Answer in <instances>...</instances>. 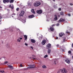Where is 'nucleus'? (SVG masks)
Listing matches in <instances>:
<instances>
[{
	"instance_id": "nucleus-12",
	"label": "nucleus",
	"mask_w": 73,
	"mask_h": 73,
	"mask_svg": "<svg viewBox=\"0 0 73 73\" xmlns=\"http://www.w3.org/2000/svg\"><path fill=\"white\" fill-rule=\"evenodd\" d=\"M8 68H10V69L12 70H13L14 69V68H13V66H12L8 65Z\"/></svg>"
},
{
	"instance_id": "nucleus-13",
	"label": "nucleus",
	"mask_w": 73,
	"mask_h": 73,
	"mask_svg": "<svg viewBox=\"0 0 73 73\" xmlns=\"http://www.w3.org/2000/svg\"><path fill=\"white\" fill-rule=\"evenodd\" d=\"M31 42L32 43H35L36 42V40L33 39H31Z\"/></svg>"
},
{
	"instance_id": "nucleus-33",
	"label": "nucleus",
	"mask_w": 73,
	"mask_h": 73,
	"mask_svg": "<svg viewBox=\"0 0 73 73\" xmlns=\"http://www.w3.org/2000/svg\"><path fill=\"white\" fill-rule=\"evenodd\" d=\"M10 11V10H9V9H7V12H9Z\"/></svg>"
},
{
	"instance_id": "nucleus-36",
	"label": "nucleus",
	"mask_w": 73,
	"mask_h": 73,
	"mask_svg": "<svg viewBox=\"0 0 73 73\" xmlns=\"http://www.w3.org/2000/svg\"><path fill=\"white\" fill-rule=\"evenodd\" d=\"M68 16H71V15L69 13L68 14Z\"/></svg>"
},
{
	"instance_id": "nucleus-2",
	"label": "nucleus",
	"mask_w": 73,
	"mask_h": 73,
	"mask_svg": "<svg viewBox=\"0 0 73 73\" xmlns=\"http://www.w3.org/2000/svg\"><path fill=\"white\" fill-rule=\"evenodd\" d=\"M29 67H28V69H31V68H35V64L34 65H29Z\"/></svg>"
},
{
	"instance_id": "nucleus-26",
	"label": "nucleus",
	"mask_w": 73,
	"mask_h": 73,
	"mask_svg": "<svg viewBox=\"0 0 73 73\" xmlns=\"http://www.w3.org/2000/svg\"><path fill=\"white\" fill-rule=\"evenodd\" d=\"M0 72H1V73H3L4 72V71L3 70H0Z\"/></svg>"
},
{
	"instance_id": "nucleus-54",
	"label": "nucleus",
	"mask_w": 73,
	"mask_h": 73,
	"mask_svg": "<svg viewBox=\"0 0 73 73\" xmlns=\"http://www.w3.org/2000/svg\"><path fill=\"white\" fill-rule=\"evenodd\" d=\"M2 8V7H1V6H0V8Z\"/></svg>"
},
{
	"instance_id": "nucleus-30",
	"label": "nucleus",
	"mask_w": 73,
	"mask_h": 73,
	"mask_svg": "<svg viewBox=\"0 0 73 73\" xmlns=\"http://www.w3.org/2000/svg\"><path fill=\"white\" fill-rule=\"evenodd\" d=\"M17 41H18L19 42H20V41H21L19 39H18L17 40Z\"/></svg>"
},
{
	"instance_id": "nucleus-16",
	"label": "nucleus",
	"mask_w": 73,
	"mask_h": 73,
	"mask_svg": "<svg viewBox=\"0 0 73 73\" xmlns=\"http://www.w3.org/2000/svg\"><path fill=\"white\" fill-rule=\"evenodd\" d=\"M50 31H52V32H53V31H54V29L53 28V27H50Z\"/></svg>"
},
{
	"instance_id": "nucleus-4",
	"label": "nucleus",
	"mask_w": 73,
	"mask_h": 73,
	"mask_svg": "<svg viewBox=\"0 0 73 73\" xmlns=\"http://www.w3.org/2000/svg\"><path fill=\"white\" fill-rule=\"evenodd\" d=\"M24 15V11H22L21 14H20V16H23Z\"/></svg>"
},
{
	"instance_id": "nucleus-40",
	"label": "nucleus",
	"mask_w": 73,
	"mask_h": 73,
	"mask_svg": "<svg viewBox=\"0 0 73 73\" xmlns=\"http://www.w3.org/2000/svg\"><path fill=\"white\" fill-rule=\"evenodd\" d=\"M28 5H29V6L31 5V3H29L28 4Z\"/></svg>"
},
{
	"instance_id": "nucleus-14",
	"label": "nucleus",
	"mask_w": 73,
	"mask_h": 73,
	"mask_svg": "<svg viewBox=\"0 0 73 73\" xmlns=\"http://www.w3.org/2000/svg\"><path fill=\"white\" fill-rule=\"evenodd\" d=\"M64 35V33H59V36L60 37H62Z\"/></svg>"
},
{
	"instance_id": "nucleus-17",
	"label": "nucleus",
	"mask_w": 73,
	"mask_h": 73,
	"mask_svg": "<svg viewBox=\"0 0 73 73\" xmlns=\"http://www.w3.org/2000/svg\"><path fill=\"white\" fill-rule=\"evenodd\" d=\"M24 37L25 38V40H27V36L26 35H24Z\"/></svg>"
},
{
	"instance_id": "nucleus-44",
	"label": "nucleus",
	"mask_w": 73,
	"mask_h": 73,
	"mask_svg": "<svg viewBox=\"0 0 73 73\" xmlns=\"http://www.w3.org/2000/svg\"><path fill=\"white\" fill-rule=\"evenodd\" d=\"M61 8H59V11H61Z\"/></svg>"
},
{
	"instance_id": "nucleus-28",
	"label": "nucleus",
	"mask_w": 73,
	"mask_h": 73,
	"mask_svg": "<svg viewBox=\"0 0 73 73\" xmlns=\"http://www.w3.org/2000/svg\"><path fill=\"white\" fill-rule=\"evenodd\" d=\"M68 53H69L70 54H71V51L70 50H69L68 51Z\"/></svg>"
},
{
	"instance_id": "nucleus-55",
	"label": "nucleus",
	"mask_w": 73,
	"mask_h": 73,
	"mask_svg": "<svg viewBox=\"0 0 73 73\" xmlns=\"http://www.w3.org/2000/svg\"><path fill=\"white\" fill-rule=\"evenodd\" d=\"M53 1H55V0H53Z\"/></svg>"
},
{
	"instance_id": "nucleus-37",
	"label": "nucleus",
	"mask_w": 73,
	"mask_h": 73,
	"mask_svg": "<svg viewBox=\"0 0 73 73\" xmlns=\"http://www.w3.org/2000/svg\"><path fill=\"white\" fill-rule=\"evenodd\" d=\"M60 25V24L59 23H58L56 24L57 26H59Z\"/></svg>"
},
{
	"instance_id": "nucleus-24",
	"label": "nucleus",
	"mask_w": 73,
	"mask_h": 73,
	"mask_svg": "<svg viewBox=\"0 0 73 73\" xmlns=\"http://www.w3.org/2000/svg\"><path fill=\"white\" fill-rule=\"evenodd\" d=\"M21 21L23 23H25L26 22L24 20H22Z\"/></svg>"
},
{
	"instance_id": "nucleus-23",
	"label": "nucleus",
	"mask_w": 73,
	"mask_h": 73,
	"mask_svg": "<svg viewBox=\"0 0 73 73\" xmlns=\"http://www.w3.org/2000/svg\"><path fill=\"white\" fill-rule=\"evenodd\" d=\"M42 68H46V66H45V65H43L42 66Z\"/></svg>"
},
{
	"instance_id": "nucleus-10",
	"label": "nucleus",
	"mask_w": 73,
	"mask_h": 73,
	"mask_svg": "<svg viewBox=\"0 0 73 73\" xmlns=\"http://www.w3.org/2000/svg\"><path fill=\"white\" fill-rule=\"evenodd\" d=\"M37 13H38L39 14H41V13H42V11L41 10H40L37 11Z\"/></svg>"
},
{
	"instance_id": "nucleus-19",
	"label": "nucleus",
	"mask_w": 73,
	"mask_h": 73,
	"mask_svg": "<svg viewBox=\"0 0 73 73\" xmlns=\"http://www.w3.org/2000/svg\"><path fill=\"white\" fill-rule=\"evenodd\" d=\"M10 3H12L14 2V0H10Z\"/></svg>"
},
{
	"instance_id": "nucleus-20",
	"label": "nucleus",
	"mask_w": 73,
	"mask_h": 73,
	"mask_svg": "<svg viewBox=\"0 0 73 73\" xmlns=\"http://www.w3.org/2000/svg\"><path fill=\"white\" fill-rule=\"evenodd\" d=\"M10 8H11L12 9H13V6H11V5H10L9 6Z\"/></svg>"
},
{
	"instance_id": "nucleus-47",
	"label": "nucleus",
	"mask_w": 73,
	"mask_h": 73,
	"mask_svg": "<svg viewBox=\"0 0 73 73\" xmlns=\"http://www.w3.org/2000/svg\"><path fill=\"white\" fill-rule=\"evenodd\" d=\"M62 52H64V50H62Z\"/></svg>"
},
{
	"instance_id": "nucleus-22",
	"label": "nucleus",
	"mask_w": 73,
	"mask_h": 73,
	"mask_svg": "<svg viewBox=\"0 0 73 73\" xmlns=\"http://www.w3.org/2000/svg\"><path fill=\"white\" fill-rule=\"evenodd\" d=\"M50 49H48V53L50 54Z\"/></svg>"
},
{
	"instance_id": "nucleus-6",
	"label": "nucleus",
	"mask_w": 73,
	"mask_h": 73,
	"mask_svg": "<svg viewBox=\"0 0 73 73\" xmlns=\"http://www.w3.org/2000/svg\"><path fill=\"white\" fill-rule=\"evenodd\" d=\"M65 21V19L61 18L58 21V23H60V22H63V21Z\"/></svg>"
},
{
	"instance_id": "nucleus-21",
	"label": "nucleus",
	"mask_w": 73,
	"mask_h": 73,
	"mask_svg": "<svg viewBox=\"0 0 73 73\" xmlns=\"http://www.w3.org/2000/svg\"><path fill=\"white\" fill-rule=\"evenodd\" d=\"M64 13L63 12H61L60 13V15L62 16V15H64Z\"/></svg>"
},
{
	"instance_id": "nucleus-39",
	"label": "nucleus",
	"mask_w": 73,
	"mask_h": 73,
	"mask_svg": "<svg viewBox=\"0 0 73 73\" xmlns=\"http://www.w3.org/2000/svg\"><path fill=\"white\" fill-rule=\"evenodd\" d=\"M30 48H32V49H33V47H32V46H30Z\"/></svg>"
},
{
	"instance_id": "nucleus-41",
	"label": "nucleus",
	"mask_w": 73,
	"mask_h": 73,
	"mask_svg": "<svg viewBox=\"0 0 73 73\" xmlns=\"http://www.w3.org/2000/svg\"><path fill=\"white\" fill-rule=\"evenodd\" d=\"M25 45L26 46H28V44H27V43H25Z\"/></svg>"
},
{
	"instance_id": "nucleus-56",
	"label": "nucleus",
	"mask_w": 73,
	"mask_h": 73,
	"mask_svg": "<svg viewBox=\"0 0 73 73\" xmlns=\"http://www.w3.org/2000/svg\"><path fill=\"white\" fill-rule=\"evenodd\" d=\"M12 17H13V16H12Z\"/></svg>"
},
{
	"instance_id": "nucleus-15",
	"label": "nucleus",
	"mask_w": 73,
	"mask_h": 73,
	"mask_svg": "<svg viewBox=\"0 0 73 73\" xmlns=\"http://www.w3.org/2000/svg\"><path fill=\"white\" fill-rule=\"evenodd\" d=\"M55 18H54V20H57L58 18H57V15H55Z\"/></svg>"
},
{
	"instance_id": "nucleus-43",
	"label": "nucleus",
	"mask_w": 73,
	"mask_h": 73,
	"mask_svg": "<svg viewBox=\"0 0 73 73\" xmlns=\"http://www.w3.org/2000/svg\"><path fill=\"white\" fill-rule=\"evenodd\" d=\"M32 58L33 59V60H36V58Z\"/></svg>"
},
{
	"instance_id": "nucleus-38",
	"label": "nucleus",
	"mask_w": 73,
	"mask_h": 73,
	"mask_svg": "<svg viewBox=\"0 0 73 73\" xmlns=\"http://www.w3.org/2000/svg\"><path fill=\"white\" fill-rule=\"evenodd\" d=\"M61 72H64V70L63 69H62L61 71Z\"/></svg>"
},
{
	"instance_id": "nucleus-8",
	"label": "nucleus",
	"mask_w": 73,
	"mask_h": 73,
	"mask_svg": "<svg viewBox=\"0 0 73 73\" xmlns=\"http://www.w3.org/2000/svg\"><path fill=\"white\" fill-rule=\"evenodd\" d=\"M9 1H10V0H3V2L5 4L6 3H9Z\"/></svg>"
},
{
	"instance_id": "nucleus-51",
	"label": "nucleus",
	"mask_w": 73,
	"mask_h": 73,
	"mask_svg": "<svg viewBox=\"0 0 73 73\" xmlns=\"http://www.w3.org/2000/svg\"><path fill=\"white\" fill-rule=\"evenodd\" d=\"M10 31H11V32H13V30L12 29H11V30Z\"/></svg>"
},
{
	"instance_id": "nucleus-48",
	"label": "nucleus",
	"mask_w": 73,
	"mask_h": 73,
	"mask_svg": "<svg viewBox=\"0 0 73 73\" xmlns=\"http://www.w3.org/2000/svg\"><path fill=\"white\" fill-rule=\"evenodd\" d=\"M32 57H35V56L34 55H32Z\"/></svg>"
},
{
	"instance_id": "nucleus-32",
	"label": "nucleus",
	"mask_w": 73,
	"mask_h": 73,
	"mask_svg": "<svg viewBox=\"0 0 73 73\" xmlns=\"http://www.w3.org/2000/svg\"><path fill=\"white\" fill-rule=\"evenodd\" d=\"M19 8H17L16 9V11H19Z\"/></svg>"
},
{
	"instance_id": "nucleus-49",
	"label": "nucleus",
	"mask_w": 73,
	"mask_h": 73,
	"mask_svg": "<svg viewBox=\"0 0 73 73\" xmlns=\"http://www.w3.org/2000/svg\"><path fill=\"white\" fill-rule=\"evenodd\" d=\"M22 39H23V38H20V40H22Z\"/></svg>"
},
{
	"instance_id": "nucleus-35",
	"label": "nucleus",
	"mask_w": 73,
	"mask_h": 73,
	"mask_svg": "<svg viewBox=\"0 0 73 73\" xmlns=\"http://www.w3.org/2000/svg\"><path fill=\"white\" fill-rule=\"evenodd\" d=\"M20 66H21V67H23V65L22 64H20Z\"/></svg>"
},
{
	"instance_id": "nucleus-1",
	"label": "nucleus",
	"mask_w": 73,
	"mask_h": 73,
	"mask_svg": "<svg viewBox=\"0 0 73 73\" xmlns=\"http://www.w3.org/2000/svg\"><path fill=\"white\" fill-rule=\"evenodd\" d=\"M34 5L35 7H38V6H39V5H41V3L40 2H37L34 3Z\"/></svg>"
},
{
	"instance_id": "nucleus-5",
	"label": "nucleus",
	"mask_w": 73,
	"mask_h": 73,
	"mask_svg": "<svg viewBox=\"0 0 73 73\" xmlns=\"http://www.w3.org/2000/svg\"><path fill=\"white\" fill-rule=\"evenodd\" d=\"M65 61L68 64H70V61L69 60V59L68 58L65 60Z\"/></svg>"
},
{
	"instance_id": "nucleus-9",
	"label": "nucleus",
	"mask_w": 73,
	"mask_h": 73,
	"mask_svg": "<svg viewBox=\"0 0 73 73\" xmlns=\"http://www.w3.org/2000/svg\"><path fill=\"white\" fill-rule=\"evenodd\" d=\"M63 69L64 70V72H62V73H67L68 72V70H66V68H63Z\"/></svg>"
},
{
	"instance_id": "nucleus-50",
	"label": "nucleus",
	"mask_w": 73,
	"mask_h": 73,
	"mask_svg": "<svg viewBox=\"0 0 73 73\" xmlns=\"http://www.w3.org/2000/svg\"><path fill=\"white\" fill-rule=\"evenodd\" d=\"M65 39H64V40H63V41H64V42H65Z\"/></svg>"
},
{
	"instance_id": "nucleus-11",
	"label": "nucleus",
	"mask_w": 73,
	"mask_h": 73,
	"mask_svg": "<svg viewBox=\"0 0 73 73\" xmlns=\"http://www.w3.org/2000/svg\"><path fill=\"white\" fill-rule=\"evenodd\" d=\"M34 15H32L28 16V18H30V19H32V18H33L34 17Z\"/></svg>"
},
{
	"instance_id": "nucleus-34",
	"label": "nucleus",
	"mask_w": 73,
	"mask_h": 73,
	"mask_svg": "<svg viewBox=\"0 0 73 73\" xmlns=\"http://www.w3.org/2000/svg\"><path fill=\"white\" fill-rule=\"evenodd\" d=\"M56 61H54V65H56Z\"/></svg>"
},
{
	"instance_id": "nucleus-46",
	"label": "nucleus",
	"mask_w": 73,
	"mask_h": 73,
	"mask_svg": "<svg viewBox=\"0 0 73 73\" xmlns=\"http://www.w3.org/2000/svg\"><path fill=\"white\" fill-rule=\"evenodd\" d=\"M70 5H73V4H72V3H70Z\"/></svg>"
},
{
	"instance_id": "nucleus-29",
	"label": "nucleus",
	"mask_w": 73,
	"mask_h": 73,
	"mask_svg": "<svg viewBox=\"0 0 73 73\" xmlns=\"http://www.w3.org/2000/svg\"><path fill=\"white\" fill-rule=\"evenodd\" d=\"M66 33H67V34H68V35H69V34H70V32H66Z\"/></svg>"
},
{
	"instance_id": "nucleus-27",
	"label": "nucleus",
	"mask_w": 73,
	"mask_h": 73,
	"mask_svg": "<svg viewBox=\"0 0 73 73\" xmlns=\"http://www.w3.org/2000/svg\"><path fill=\"white\" fill-rule=\"evenodd\" d=\"M54 8H57V6H56L55 5H54Z\"/></svg>"
},
{
	"instance_id": "nucleus-31",
	"label": "nucleus",
	"mask_w": 73,
	"mask_h": 73,
	"mask_svg": "<svg viewBox=\"0 0 73 73\" xmlns=\"http://www.w3.org/2000/svg\"><path fill=\"white\" fill-rule=\"evenodd\" d=\"M56 46L57 48H58L59 46H60V45H59V44H57L56 45Z\"/></svg>"
},
{
	"instance_id": "nucleus-3",
	"label": "nucleus",
	"mask_w": 73,
	"mask_h": 73,
	"mask_svg": "<svg viewBox=\"0 0 73 73\" xmlns=\"http://www.w3.org/2000/svg\"><path fill=\"white\" fill-rule=\"evenodd\" d=\"M46 47L47 49H50L51 48V44H48L46 45Z\"/></svg>"
},
{
	"instance_id": "nucleus-53",
	"label": "nucleus",
	"mask_w": 73,
	"mask_h": 73,
	"mask_svg": "<svg viewBox=\"0 0 73 73\" xmlns=\"http://www.w3.org/2000/svg\"><path fill=\"white\" fill-rule=\"evenodd\" d=\"M4 16H7V14H5L4 15Z\"/></svg>"
},
{
	"instance_id": "nucleus-25",
	"label": "nucleus",
	"mask_w": 73,
	"mask_h": 73,
	"mask_svg": "<svg viewBox=\"0 0 73 73\" xmlns=\"http://www.w3.org/2000/svg\"><path fill=\"white\" fill-rule=\"evenodd\" d=\"M48 57V56L47 54H46L44 56V58H46V57Z\"/></svg>"
},
{
	"instance_id": "nucleus-52",
	"label": "nucleus",
	"mask_w": 73,
	"mask_h": 73,
	"mask_svg": "<svg viewBox=\"0 0 73 73\" xmlns=\"http://www.w3.org/2000/svg\"><path fill=\"white\" fill-rule=\"evenodd\" d=\"M72 47H73V43L72 44Z\"/></svg>"
},
{
	"instance_id": "nucleus-18",
	"label": "nucleus",
	"mask_w": 73,
	"mask_h": 73,
	"mask_svg": "<svg viewBox=\"0 0 73 73\" xmlns=\"http://www.w3.org/2000/svg\"><path fill=\"white\" fill-rule=\"evenodd\" d=\"M31 12L32 13H35V12L34 11V9H32L31 10Z\"/></svg>"
},
{
	"instance_id": "nucleus-7",
	"label": "nucleus",
	"mask_w": 73,
	"mask_h": 73,
	"mask_svg": "<svg viewBox=\"0 0 73 73\" xmlns=\"http://www.w3.org/2000/svg\"><path fill=\"white\" fill-rule=\"evenodd\" d=\"M46 42V40L44 39L42 41V45H45Z\"/></svg>"
},
{
	"instance_id": "nucleus-42",
	"label": "nucleus",
	"mask_w": 73,
	"mask_h": 73,
	"mask_svg": "<svg viewBox=\"0 0 73 73\" xmlns=\"http://www.w3.org/2000/svg\"><path fill=\"white\" fill-rule=\"evenodd\" d=\"M8 63V62H5V64H7Z\"/></svg>"
},
{
	"instance_id": "nucleus-45",
	"label": "nucleus",
	"mask_w": 73,
	"mask_h": 73,
	"mask_svg": "<svg viewBox=\"0 0 73 73\" xmlns=\"http://www.w3.org/2000/svg\"><path fill=\"white\" fill-rule=\"evenodd\" d=\"M55 26V25L54 24L52 25V27H54Z\"/></svg>"
}]
</instances>
